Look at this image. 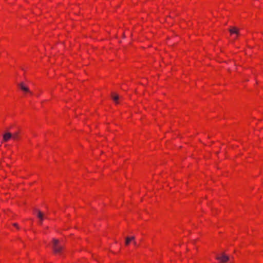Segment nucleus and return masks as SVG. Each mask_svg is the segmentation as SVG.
Listing matches in <instances>:
<instances>
[{
  "mask_svg": "<svg viewBox=\"0 0 263 263\" xmlns=\"http://www.w3.org/2000/svg\"><path fill=\"white\" fill-rule=\"evenodd\" d=\"M52 247L54 253L55 254L61 253L64 248V247L60 243L59 240L54 238L52 240Z\"/></svg>",
  "mask_w": 263,
  "mask_h": 263,
  "instance_id": "nucleus-1",
  "label": "nucleus"
},
{
  "mask_svg": "<svg viewBox=\"0 0 263 263\" xmlns=\"http://www.w3.org/2000/svg\"><path fill=\"white\" fill-rule=\"evenodd\" d=\"M34 213L40 220V224H42L43 220L44 218V214L39 210L35 209L34 210Z\"/></svg>",
  "mask_w": 263,
  "mask_h": 263,
  "instance_id": "nucleus-2",
  "label": "nucleus"
},
{
  "mask_svg": "<svg viewBox=\"0 0 263 263\" xmlns=\"http://www.w3.org/2000/svg\"><path fill=\"white\" fill-rule=\"evenodd\" d=\"M216 258L222 263L226 262L229 260V256L224 253H222L221 256H217Z\"/></svg>",
  "mask_w": 263,
  "mask_h": 263,
  "instance_id": "nucleus-3",
  "label": "nucleus"
},
{
  "mask_svg": "<svg viewBox=\"0 0 263 263\" xmlns=\"http://www.w3.org/2000/svg\"><path fill=\"white\" fill-rule=\"evenodd\" d=\"M13 137L12 134L9 132H5L3 136V142H8L11 139H12V137Z\"/></svg>",
  "mask_w": 263,
  "mask_h": 263,
  "instance_id": "nucleus-4",
  "label": "nucleus"
},
{
  "mask_svg": "<svg viewBox=\"0 0 263 263\" xmlns=\"http://www.w3.org/2000/svg\"><path fill=\"white\" fill-rule=\"evenodd\" d=\"M18 86L20 87L21 89L24 91V92L29 93L31 95L32 94V92L30 91L29 88L26 86L23 82L20 83L18 84Z\"/></svg>",
  "mask_w": 263,
  "mask_h": 263,
  "instance_id": "nucleus-5",
  "label": "nucleus"
},
{
  "mask_svg": "<svg viewBox=\"0 0 263 263\" xmlns=\"http://www.w3.org/2000/svg\"><path fill=\"white\" fill-rule=\"evenodd\" d=\"M229 30L231 34L234 33L237 35L239 34V29L235 27H231Z\"/></svg>",
  "mask_w": 263,
  "mask_h": 263,
  "instance_id": "nucleus-6",
  "label": "nucleus"
},
{
  "mask_svg": "<svg viewBox=\"0 0 263 263\" xmlns=\"http://www.w3.org/2000/svg\"><path fill=\"white\" fill-rule=\"evenodd\" d=\"M111 97L113 100L115 101V102L117 104L118 103V100L119 98V97L117 95H114V93H112Z\"/></svg>",
  "mask_w": 263,
  "mask_h": 263,
  "instance_id": "nucleus-7",
  "label": "nucleus"
},
{
  "mask_svg": "<svg viewBox=\"0 0 263 263\" xmlns=\"http://www.w3.org/2000/svg\"><path fill=\"white\" fill-rule=\"evenodd\" d=\"M12 136L13 137H12V139H13L14 140H16L19 138V133L15 132L12 134Z\"/></svg>",
  "mask_w": 263,
  "mask_h": 263,
  "instance_id": "nucleus-8",
  "label": "nucleus"
},
{
  "mask_svg": "<svg viewBox=\"0 0 263 263\" xmlns=\"http://www.w3.org/2000/svg\"><path fill=\"white\" fill-rule=\"evenodd\" d=\"M130 241H130V240L129 239V237H126V238H125V245H126V246H128V245L129 244V243H130Z\"/></svg>",
  "mask_w": 263,
  "mask_h": 263,
  "instance_id": "nucleus-9",
  "label": "nucleus"
},
{
  "mask_svg": "<svg viewBox=\"0 0 263 263\" xmlns=\"http://www.w3.org/2000/svg\"><path fill=\"white\" fill-rule=\"evenodd\" d=\"M135 239V237L134 236L129 237V239L130 241L134 240Z\"/></svg>",
  "mask_w": 263,
  "mask_h": 263,
  "instance_id": "nucleus-10",
  "label": "nucleus"
},
{
  "mask_svg": "<svg viewBox=\"0 0 263 263\" xmlns=\"http://www.w3.org/2000/svg\"><path fill=\"white\" fill-rule=\"evenodd\" d=\"M13 226L14 227H16L17 229H19V227H18V225L17 223H13Z\"/></svg>",
  "mask_w": 263,
  "mask_h": 263,
  "instance_id": "nucleus-11",
  "label": "nucleus"
},
{
  "mask_svg": "<svg viewBox=\"0 0 263 263\" xmlns=\"http://www.w3.org/2000/svg\"><path fill=\"white\" fill-rule=\"evenodd\" d=\"M134 245H135V246H138V245H137V243H136V241H134Z\"/></svg>",
  "mask_w": 263,
  "mask_h": 263,
  "instance_id": "nucleus-12",
  "label": "nucleus"
}]
</instances>
